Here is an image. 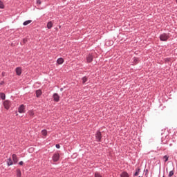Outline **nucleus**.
<instances>
[{
    "mask_svg": "<svg viewBox=\"0 0 177 177\" xmlns=\"http://www.w3.org/2000/svg\"><path fill=\"white\" fill-rule=\"evenodd\" d=\"M169 38H171V34L169 33L163 32L159 35V39L162 42H167Z\"/></svg>",
    "mask_w": 177,
    "mask_h": 177,
    "instance_id": "obj_1",
    "label": "nucleus"
},
{
    "mask_svg": "<svg viewBox=\"0 0 177 177\" xmlns=\"http://www.w3.org/2000/svg\"><path fill=\"white\" fill-rule=\"evenodd\" d=\"M52 160L53 162H57L60 160V153L59 152H55L52 156Z\"/></svg>",
    "mask_w": 177,
    "mask_h": 177,
    "instance_id": "obj_2",
    "label": "nucleus"
},
{
    "mask_svg": "<svg viewBox=\"0 0 177 177\" xmlns=\"http://www.w3.org/2000/svg\"><path fill=\"white\" fill-rule=\"evenodd\" d=\"M96 142H102V132L100 130H97L95 134Z\"/></svg>",
    "mask_w": 177,
    "mask_h": 177,
    "instance_id": "obj_3",
    "label": "nucleus"
},
{
    "mask_svg": "<svg viewBox=\"0 0 177 177\" xmlns=\"http://www.w3.org/2000/svg\"><path fill=\"white\" fill-rule=\"evenodd\" d=\"M93 62V54L89 53L86 56V63L89 64Z\"/></svg>",
    "mask_w": 177,
    "mask_h": 177,
    "instance_id": "obj_4",
    "label": "nucleus"
},
{
    "mask_svg": "<svg viewBox=\"0 0 177 177\" xmlns=\"http://www.w3.org/2000/svg\"><path fill=\"white\" fill-rule=\"evenodd\" d=\"M3 106L6 110H9V109H10V106H12V102L9 100H6L3 102Z\"/></svg>",
    "mask_w": 177,
    "mask_h": 177,
    "instance_id": "obj_5",
    "label": "nucleus"
},
{
    "mask_svg": "<svg viewBox=\"0 0 177 177\" xmlns=\"http://www.w3.org/2000/svg\"><path fill=\"white\" fill-rule=\"evenodd\" d=\"M53 99L54 102L57 103V102H60V95H59V94H57V93H55L53 94Z\"/></svg>",
    "mask_w": 177,
    "mask_h": 177,
    "instance_id": "obj_6",
    "label": "nucleus"
},
{
    "mask_svg": "<svg viewBox=\"0 0 177 177\" xmlns=\"http://www.w3.org/2000/svg\"><path fill=\"white\" fill-rule=\"evenodd\" d=\"M18 112L19 113V114H23L26 113V106H24V104H21L18 108Z\"/></svg>",
    "mask_w": 177,
    "mask_h": 177,
    "instance_id": "obj_7",
    "label": "nucleus"
},
{
    "mask_svg": "<svg viewBox=\"0 0 177 177\" xmlns=\"http://www.w3.org/2000/svg\"><path fill=\"white\" fill-rule=\"evenodd\" d=\"M12 161L14 162V165H16L17 162H19V158L17 157V155L12 154Z\"/></svg>",
    "mask_w": 177,
    "mask_h": 177,
    "instance_id": "obj_8",
    "label": "nucleus"
},
{
    "mask_svg": "<svg viewBox=\"0 0 177 177\" xmlns=\"http://www.w3.org/2000/svg\"><path fill=\"white\" fill-rule=\"evenodd\" d=\"M6 164H7L8 167H10V166L13 165V164H15V162H13V160H12L11 158H9L6 160Z\"/></svg>",
    "mask_w": 177,
    "mask_h": 177,
    "instance_id": "obj_9",
    "label": "nucleus"
},
{
    "mask_svg": "<svg viewBox=\"0 0 177 177\" xmlns=\"http://www.w3.org/2000/svg\"><path fill=\"white\" fill-rule=\"evenodd\" d=\"M132 63H133V66H136V64H138V63H139V58L136 57H133L132 58Z\"/></svg>",
    "mask_w": 177,
    "mask_h": 177,
    "instance_id": "obj_10",
    "label": "nucleus"
},
{
    "mask_svg": "<svg viewBox=\"0 0 177 177\" xmlns=\"http://www.w3.org/2000/svg\"><path fill=\"white\" fill-rule=\"evenodd\" d=\"M15 72H16V74L17 75H21V67H17L15 68Z\"/></svg>",
    "mask_w": 177,
    "mask_h": 177,
    "instance_id": "obj_11",
    "label": "nucleus"
},
{
    "mask_svg": "<svg viewBox=\"0 0 177 177\" xmlns=\"http://www.w3.org/2000/svg\"><path fill=\"white\" fill-rule=\"evenodd\" d=\"M35 93H36V97H40L41 95H42V90L41 89L36 90Z\"/></svg>",
    "mask_w": 177,
    "mask_h": 177,
    "instance_id": "obj_12",
    "label": "nucleus"
},
{
    "mask_svg": "<svg viewBox=\"0 0 177 177\" xmlns=\"http://www.w3.org/2000/svg\"><path fill=\"white\" fill-rule=\"evenodd\" d=\"M57 64H63V63H64V59L59 57L57 59Z\"/></svg>",
    "mask_w": 177,
    "mask_h": 177,
    "instance_id": "obj_13",
    "label": "nucleus"
},
{
    "mask_svg": "<svg viewBox=\"0 0 177 177\" xmlns=\"http://www.w3.org/2000/svg\"><path fill=\"white\" fill-rule=\"evenodd\" d=\"M52 27H53V23H52V21H50L47 23V28L48 30H50V28H52Z\"/></svg>",
    "mask_w": 177,
    "mask_h": 177,
    "instance_id": "obj_14",
    "label": "nucleus"
},
{
    "mask_svg": "<svg viewBox=\"0 0 177 177\" xmlns=\"http://www.w3.org/2000/svg\"><path fill=\"white\" fill-rule=\"evenodd\" d=\"M82 84L85 85V84L88 82V77L84 76L82 78Z\"/></svg>",
    "mask_w": 177,
    "mask_h": 177,
    "instance_id": "obj_15",
    "label": "nucleus"
},
{
    "mask_svg": "<svg viewBox=\"0 0 177 177\" xmlns=\"http://www.w3.org/2000/svg\"><path fill=\"white\" fill-rule=\"evenodd\" d=\"M120 177H129V174L128 172H127V171H123V172L120 174Z\"/></svg>",
    "mask_w": 177,
    "mask_h": 177,
    "instance_id": "obj_16",
    "label": "nucleus"
},
{
    "mask_svg": "<svg viewBox=\"0 0 177 177\" xmlns=\"http://www.w3.org/2000/svg\"><path fill=\"white\" fill-rule=\"evenodd\" d=\"M17 177H21V170L20 169H17Z\"/></svg>",
    "mask_w": 177,
    "mask_h": 177,
    "instance_id": "obj_17",
    "label": "nucleus"
},
{
    "mask_svg": "<svg viewBox=\"0 0 177 177\" xmlns=\"http://www.w3.org/2000/svg\"><path fill=\"white\" fill-rule=\"evenodd\" d=\"M30 23H32V20H27L23 23V26H28Z\"/></svg>",
    "mask_w": 177,
    "mask_h": 177,
    "instance_id": "obj_18",
    "label": "nucleus"
},
{
    "mask_svg": "<svg viewBox=\"0 0 177 177\" xmlns=\"http://www.w3.org/2000/svg\"><path fill=\"white\" fill-rule=\"evenodd\" d=\"M0 99H2V100H5V99H6V95L4 93H0Z\"/></svg>",
    "mask_w": 177,
    "mask_h": 177,
    "instance_id": "obj_19",
    "label": "nucleus"
},
{
    "mask_svg": "<svg viewBox=\"0 0 177 177\" xmlns=\"http://www.w3.org/2000/svg\"><path fill=\"white\" fill-rule=\"evenodd\" d=\"M41 135H43V136H46L48 135V131L46 129H43L41 131Z\"/></svg>",
    "mask_w": 177,
    "mask_h": 177,
    "instance_id": "obj_20",
    "label": "nucleus"
},
{
    "mask_svg": "<svg viewBox=\"0 0 177 177\" xmlns=\"http://www.w3.org/2000/svg\"><path fill=\"white\" fill-rule=\"evenodd\" d=\"M28 114L32 118L34 117V111H28Z\"/></svg>",
    "mask_w": 177,
    "mask_h": 177,
    "instance_id": "obj_21",
    "label": "nucleus"
},
{
    "mask_svg": "<svg viewBox=\"0 0 177 177\" xmlns=\"http://www.w3.org/2000/svg\"><path fill=\"white\" fill-rule=\"evenodd\" d=\"M174 170H171V171H169L168 176L169 177H172V176H174Z\"/></svg>",
    "mask_w": 177,
    "mask_h": 177,
    "instance_id": "obj_22",
    "label": "nucleus"
},
{
    "mask_svg": "<svg viewBox=\"0 0 177 177\" xmlns=\"http://www.w3.org/2000/svg\"><path fill=\"white\" fill-rule=\"evenodd\" d=\"M5 8V6L3 5V2L2 1H0V9H3Z\"/></svg>",
    "mask_w": 177,
    "mask_h": 177,
    "instance_id": "obj_23",
    "label": "nucleus"
},
{
    "mask_svg": "<svg viewBox=\"0 0 177 177\" xmlns=\"http://www.w3.org/2000/svg\"><path fill=\"white\" fill-rule=\"evenodd\" d=\"M41 3H42L41 0H36V5H37V6H39V5H41Z\"/></svg>",
    "mask_w": 177,
    "mask_h": 177,
    "instance_id": "obj_24",
    "label": "nucleus"
},
{
    "mask_svg": "<svg viewBox=\"0 0 177 177\" xmlns=\"http://www.w3.org/2000/svg\"><path fill=\"white\" fill-rule=\"evenodd\" d=\"M163 158H165V162H167V161H168L169 156H168L167 155H165Z\"/></svg>",
    "mask_w": 177,
    "mask_h": 177,
    "instance_id": "obj_25",
    "label": "nucleus"
},
{
    "mask_svg": "<svg viewBox=\"0 0 177 177\" xmlns=\"http://www.w3.org/2000/svg\"><path fill=\"white\" fill-rule=\"evenodd\" d=\"M94 176L95 177H102V175H100L97 171L95 173Z\"/></svg>",
    "mask_w": 177,
    "mask_h": 177,
    "instance_id": "obj_26",
    "label": "nucleus"
},
{
    "mask_svg": "<svg viewBox=\"0 0 177 177\" xmlns=\"http://www.w3.org/2000/svg\"><path fill=\"white\" fill-rule=\"evenodd\" d=\"M165 61L166 62V63H169V62H171V58H165Z\"/></svg>",
    "mask_w": 177,
    "mask_h": 177,
    "instance_id": "obj_27",
    "label": "nucleus"
},
{
    "mask_svg": "<svg viewBox=\"0 0 177 177\" xmlns=\"http://www.w3.org/2000/svg\"><path fill=\"white\" fill-rule=\"evenodd\" d=\"M18 164H19V165L23 166L24 164V162L20 161Z\"/></svg>",
    "mask_w": 177,
    "mask_h": 177,
    "instance_id": "obj_28",
    "label": "nucleus"
},
{
    "mask_svg": "<svg viewBox=\"0 0 177 177\" xmlns=\"http://www.w3.org/2000/svg\"><path fill=\"white\" fill-rule=\"evenodd\" d=\"M55 147H56V149H60V145L56 144Z\"/></svg>",
    "mask_w": 177,
    "mask_h": 177,
    "instance_id": "obj_29",
    "label": "nucleus"
},
{
    "mask_svg": "<svg viewBox=\"0 0 177 177\" xmlns=\"http://www.w3.org/2000/svg\"><path fill=\"white\" fill-rule=\"evenodd\" d=\"M139 175V173L138 171H136L133 174V176H138Z\"/></svg>",
    "mask_w": 177,
    "mask_h": 177,
    "instance_id": "obj_30",
    "label": "nucleus"
},
{
    "mask_svg": "<svg viewBox=\"0 0 177 177\" xmlns=\"http://www.w3.org/2000/svg\"><path fill=\"white\" fill-rule=\"evenodd\" d=\"M145 176L147 175V174H149V169H145Z\"/></svg>",
    "mask_w": 177,
    "mask_h": 177,
    "instance_id": "obj_31",
    "label": "nucleus"
},
{
    "mask_svg": "<svg viewBox=\"0 0 177 177\" xmlns=\"http://www.w3.org/2000/svg\"><path fill=\"white\" fill-rule=\"evenodd\" d=\"M136 171H137L139 174L140 172V168L137 169Z\"/></svg>",
    "mask_w": 177,
    "mask_h": 177,
    "instance_id": "obj_32",
    "label": "nucleus"
},
{
    "mask_svg": "<svg viewBox=\"0 0 177 177\" xmlns=\"http://www.w3.org/2000/svg\"><path fill=\"white\" fill-rule=\"evenodd\" d=\"M3 84H5V82H4V81H1V82H0V85H3Z\"/></svg>",
    "mask_w": 177,
    "mask_h": 177,
    "instance_id": "obj_33",
    "label": "nucleus"
},
{
    "mask_svg": "<svg viewBox=\"0 0 177 177\" xmlns=\"http://www.w3.org/2000/svg\"><path fill=\"white\" fill-rule=\"evenodd\" d=\"M60 91H61V92H62L63 91V88H61Z\"/></svg>",
    "mask_w": 177,
    "mask_h": 177,
    "instance_id": "obj_34",
    "label": "nucleus"
},
{
    "mask_svg": "<svg viewBox=\"0 0 177 177\" xmlns=\"http://www.w3.org/2000/svg\"><path fill=\"white\" fill-rule=\"evenodd\" d=\"M162 143L163 145H165V142H162Z\"/></svg>",
    "mask_w": 177,
    "mask_h": 177,
    "instance_id": "obj_35",
    "label": "nucleus"
},
{
    "mask_svg": "<svg viewBox=\"0 0 177 177\" xmlns=\"http://www.w3.org/2000/svg\"><path fill=\"white\" fill-rule=\"evenodd\" d=\"M176 3H177V0H176Z\"/></svg>",
    "mask_w": 177,
    "mask_h": 177,
    "instance_id": "obj_36",
    "label": "nucleus"
},
{
    "mask_svg": "<svg viewBox=\"0 0 177 177\" xmlns=\"http://www.w3.org/2000/svg\"><path fill=\"white\" fill-rule=\"evenodd\" d=\"M162 177H165V176H163Z\"/></svg>",
    "mask_w": 177,
    "mask_h": 177,
    "instance_id": "obj_37",
    "label": "nucleus"
}]
</instances>
